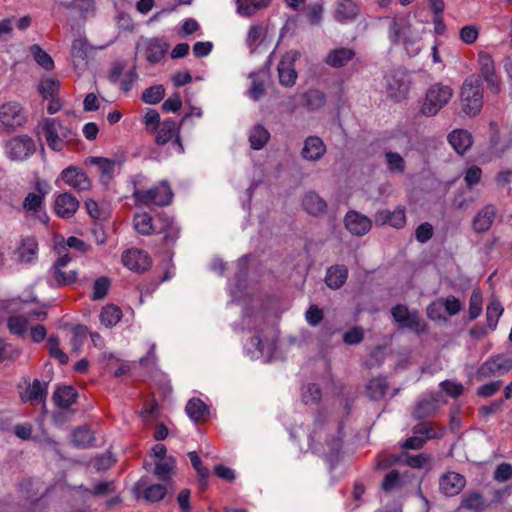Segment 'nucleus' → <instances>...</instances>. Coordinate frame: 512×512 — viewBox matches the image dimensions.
<instances>
[{"mask_svg":"<svg viewBox=\"0 0 512 512\" xmlns=\"http://www.w3.org/2000/svg\"><path fill=\"white\" fill-rule=\"evenodd\" d=\"M337 434V436L333 435L329 439L327 429L316 420L314 430L309 435L310 449L313 453L323 456L330 463H333L338 459L342 443L340 430L337 431Z\"/></svg>","mask_w":512,"mask_h":512,"instance_id":"obj_1","label":"nucleus"},{"mask_svg":"<svg viewBox=\"0 0 512 512\" xmlns=\"http://www.w3.org/2000/svg\"><path fill=\"white\" fill-rule=\"evenodd\" d=\"M39 128L49 148L56 152L62 151L66 143L75 135L73 129L58 118L44 119Z\"/></svg>","mask_w":512,"mask_h":512,"instance_id":"obj_2","label":"nucleus"},{"mask_svg":"<svg viewBox=\"0 0 512 512\" xmlns=\"http://www.w3.org/2000/svg\"><path fill=\"white\" fill-rule=\"evenodd\" d=\"M452 95L450 86L442 83L432 85L426 93L421 113L428 117L436 115L450 101Z\"/></svg>","mask_w":512,"mask_h":512,"instance_id":"obj_3","label":"nucleus"},{"mask_svg":"<svg viewBox=\"0 0 512 512\" xmlns=\"http://www.w3.org/2000/svg\"><path fill=\"white\" fill-rule=\"evenodd\" d=\"M134 196L143 205L164 206L171 202L173 194L168 183L163 181L151 189L136 190Z\"/></svg>","mask_w":512,"mask_h":512,"instance_id":"obj_4","label":"nucleus"},{"mask_svg":"<svg viewBox=\"0 0 512 512\" xmlns=\"http://www.w3.org/2000/svg\"><path fill=\"white\" fill-rule=\"evenodd\" d=\"M483 95L478 84L472 80H466L461 89V101L464 112L467 115H476L482 108Z\"/></svg>","mask_w":512,"mask_h":512,"instance_id":"obj_5","label":"nucleus"},{"mask_svg":"<svg viewBox=\"0 0 512 512\" xmlns=\"http://www.w3.org/2000/svg\"><path fill=\"white\" fill-rule=\"evenodd\" d=\"M7 156L14 161H23L36 150L33 139L27 135H20L9 139L5 143Z\"/></svg>","mask_w":512,"mask_h":512,"instance_id":"obj_6","label":"nucleus"},{"mask_svg":"<svg viewBox=\"0 0 512 512\" xmlns=\"http://www.w3.org/2000/svg\"><path fill=\"white\" fill-rule=\"evenodd\" d=\"M47 312L44 309H34L24 311L22 314L12 315L8 319L9 331L17 336L26 334L29 324L32 321H44Z\"/></svg>","mask_w":512,"mask_h":512,"instance_id":"obj_7","label":"nucleus"},{"mask_svg":"<svg viewBox=\"0 0 512 512\" xmlns=\"http://www.w3.org/2000/svg\"><path fill=\"white\" fill-rule=\"evenodd\" d=\"M300 53L296 50L286 52L277 67L279 83L287 88L293 87L297 80L295 61L299 59Z\"/></svg>","mask_w":512,"mask_h":512,"instance_id":"obj_8","label":"nucleus"},{"mask_svg":"<svg viewBox=\"0 0 512 512\" xmlns=\"http://www.w3.org/2000/svg\"><path fill=\"white\" fill-rule=\"evenodd\" d=\"M512 368V359L498 354L486 360L477 370V378L479 380L489 378L491 376H501L506 374Z\"/></svg>","mask_w":512,"mask_h":512,"instance_id":"obj_9","label":"nucleus"},{"mask_svg":"<svg viewBox=\"0 0 512 512\" xmlns=\"http://www.w3.org/2000/svg\"><path fill=\"white\" fill-rule=\"evenodd\" d=\"M391 313L395 322L402 328L412 329L416 333L425 330V323L421 320L418 311L409 310L407 306L399 304L392 309Z\"/></svg>","mask_w":512,"mask_h":512,"instance_id":"obj_10","label":"nucleus"},{"mask_svg":"<svg viewBox=\"0 0 512 512\" xmlns=\"http://www.w3.org/2000/svg\"><path fill=\"white\" fill-rule=\"evenodd\" d=\"M94 48L89 44L85 37H78L72 41L71 58L75 72L80 75L83 73L89 62V54Z\"/></svg>","mask_w":512,"mask_h":512,"instance_id":"obj_11","label":"nucleus"},{"mask_svg":"<svg viewBox=\"0 0 512 512\" xmlns=\"http://www.w3.org/2000/svg\"><path fill=\"white\" fill-rule=\"evenodd\" d=\"M388 37L393 43H402L406 49L413 46L419 39L418 35L413 33L411 26L404 20L393 19L389 26Z\"/></svg>","mask_w":512,"mask_h":512,"instance_id":"obj_12","label":"nucleus"},{"mask_svg":"<svg viewBox=\"0 0 512 512\" xmlns=\"http://www.w3.org/2000/svg\"><path fill=\"white\" fill-rule=\"evenodd\" d=\"M25 120V114L19 103L7 102L0 106V122L4 127L10 129L20 127Z\"/></svg>","mask_w":512,"mask_h":512,"instance_id":"obj_13","label":"nucleus"},{"mask_svg":"<svg viewBox=\"0 0 512 512\" xmlns=\"http://www.w3.org/2000/svg\"><path fill=\"white\" fill-rule=\"evenodd\" d=\"M479 71L487 83L488 88L493 93H498L500 90V79L495 73L494 61L486 52L478 54Z\"/></svg>","mask_w":512,"mask_h":512,"instance_id":"obj_14","label":"nucleus"},{"mask_svg":"<svg viewBox=\"0 0 512 512\" xmlns=\"http://www.w3.org/2000/svg\"><path fill=\"white\" fill-rule=\"evenodd\" d=\"M122 263L129 270L143 272L150 268L151 259L149 255L139 249H129L122 254Z\"/></svg>","mask_w":512,"mask_h":512,"instance_id":"obj_15","label":"nucleus"},{"mask_svg":"<svg viewBox=\"0 0 512 512\" xmlns=\"http://www.w3.org/2000/svg\"><path fill=\"white\" fill-rule=\"evenodd\" d=\"M60 176L65 184L77 191H86L91 186V182L86 173L75 166L67 167L61 172Z\"/></svg>","mask_w":512,"mask_h":512,"instance_id":"obj_16","label":"nucleus"},{"mask_svg":"<svg viewBox=\"0 0 512 512\" xmlns=\"http://www.w3.org/2000/svg\"><path fill=\"white\" fill-rule=\"evenodd\" d=\"M344 221L347 230L356 236H363L367 234L372 227L370 218L357 211H349L346 214Z\"/></svg>","mask_w":512,"mask_h":512,"instance_id":"obj_17","label":"nucleus"},{"mask_svg":"<svg viewBox=\"0 0 512 512\" xmlns=\"http://www.w3.org/2000/svg\"><path fill=\"white\" fill-rule=\"evenodd\" d=\"M78 207V199L68 192L57 195L54 201V211L63 219H69L74 216Z\"/></svg>","mask_w":512,"mask_h":512,"instance_id":"obj_18","label":"nucleus"},{"mask_svg":"<svg viewBox=\"0 0 512 512\" xmlns=\"http://www.w3.org/2000/svg\"><path fill=\"white\" fill-rule=\"evenodd\" d=\"M375 223L377 225H390L394 228L400 229L406 223L405 208L398 206L395 210L388 209L379 210L375 213Z\"/></svg>","mask_w":512,"mask_h":512,"instance_id":"obj_19","label":"nucleus"},{"mask_svg":"<svg viewBox=\"0 0 512 512\" xmlns=\"http://www.w3.org/2000/svg\"><path fill=\"white\" fill-rule=\"evenodd\" d=\"M147 61L150 64L158 63L166 54L168 43L161 38L145 39L142 43Z\"/></svg>","mask_w":512,"mask_h":512,"instance_id":"obj_20","label":"nucleus"},{"mask_svg":"<svg viewBox=\"0 0 512 512\" xmlns=\"http://www.w3.org/2000/svg\"><path fill=\"white\" fill-rule=\"evenodd\" d=\"M496 207L487 204L481 208L472 220V228L476 233H483L490 229L496 216Z\"/></svg>","mask_w":512,"mask_h":512,"instance_id":"obj_21","label":"nucleus"},{"mask_svg":"<svg viewBox=\"0 0 512 512\" xmlns=\"http://www.w3.org/2000/svg\"><path fill=\"white\" fill-rule=\"evenodd\" d=\"M464 486V477L456 472H448L442 475L439 480L440 490L446 496H455L459 494Z\"/></svg>","mask_w":512,"mask_h":512,"instance_id":"obj_22","label":"nucleus"},{"mask_svg":"<svg viewBox=\"0 0 512 512\" xmlns=\"http://www.w3.org/2000/svg\"><path fill=\"white\" fill-rule=\"evenodd\" d=\"M326 152V146L321 138L317 136H309L305 139L301 156L307 161H318Z\"/></svg>","mask_w":512,"mask_h":512,"instance_id":"obj_23","label":"nucleus"},{"mask_svg":"<svg viewBox=\"0 0 512 512\" xmlns=\"http://www.w3.org/2000/svg\"><path fill=\"white\" fill-rule=\"evenodd\" d=\"M158 127H159V130H158V133L156 136L157 144H160V145L166 144L172 138L175 137L174 142L177 145L179 152H182L183 146L179 139V135H178L179 127L177 126L176 122L171 119H167V120H164Z\"/></svg>","mask_w":512,"mask_h":512,"instance_id":"obj_24","label":"nucleus"},{"mask_svg":"<svg viewBox=\"0 0 512 512\" xmlns=\"http://www.w3.org/2000/svg\"><path fill=\"white\" fill-rule=\"evenodd\" d=\"M443 402L444 401L440 393H435L429 398H423L416 404L413 415L418 419L429 417L438 410Z\"/></svg>","mask_w":512,"mask_h":512,"instance_id":"obj_25","label":"nucleus"},{"mask_svg":"<svg viewBox=\"0 0 512 512\" xmlns=\"http://www.w3.org/2000/svg\"><path fill=\"white\" fill-rule=\"evenodd\" d=\"M135 489L141 491L142 497L151 503L162 500L167 493V487L164 484L146 485V481L143 479L137 482Z\"/></svg>","mask_w":512,"mask_h":512,"instance_id":"obj_26","label":"nucleus"},{"mask_svg":"<svg viewBox=\"0 0 512 512\" xmlns=\"http://www.w3.org/2000/svg\"><path fill=\"white\" fill-rule=\"evenodd\" d=\"M358 5L353 0H340L334 9V18L337 22L351 21L358 15Z\"/></svg>","mask_w":512,"mask_h":512,"instance_id":"obj_27","label":"nucleus"},{"mask_svg":"<svg viewBox=\"0 0 512 512\" xmlns=\"http://www.w3.org/2000/svg\"><path fill=\"white\" fill-rule=\"evenodd\" d=\"M355 56L353 49L340 47L331 50L325 58V63L334 68H340L350 62Z\"/></svg>","mask_w":512,"mask_h":512,"instance_id":"obj_28","label":"nucleus"},{"mask_svg":"<svg viewBox=\"0 0 512 512\" xmlns=\"http://www.w3.org/2000/svg\"><path fill=\"white\" fill-rule=\"evenodd\" d=\"M387 93L389 97L395 101H400L405 98L409 90V84L404 78L397 75L388 76L386 78Z\"/></svg>","mask_w":512,"mask_h":512,"instance_id":"obj_29","label":"nucleus"},{"mask_svg":"<svg viewBox=\"0 0 512 512\" xmlns=\"http://www.w3.org/2000/svg\"><path fill=\"white\" fill-rule=\"evenodd\" d=\"M448 142L459 154H463L465 151H467L473 143L472 135L464 129L453 130L448 135Z\"/></svg>","mask_w":512,"mask_h":512,"instance_id":"obj_30","label":"nucleus"},{"mask_svg":"<svg viewBox=\"0 0 512 512\" xmlns=\"http://www.w3.org/2000/svg\"><path fill=\"white\" fill-rule=\"evenodd\" d=\"M302 206L307 213L315 216L324 213L327 208L325 200L314 191L305 193L302 199Z\"/></svg>","mask_w":512,"mask_h":512,"instance_id":"obj_31","label":"nucleus"},{"mask_svg":"<svg viewBox=\"0 0 512 512\" xmlns=\"http://www.w3.org/2000/svg\"><path fill=\"white\" fill-rule=\"evenodd\" d=\"M38 243L34 237H27L22 240L18 248V259L21 263L29 264L36 260Z\"/></svg>","mask_w":512,"mask_h":512,"instance_id":"obj_32","label":"nucleus"},{"mask_svg":"<svg viewBox=\"0 0 512 512\" xmlns=\"http://www.w3.org/2000/svg\"><path fill=\"white\" fill-rule=\"evenodd\" d=\"M272 349V343L263 341L260 335L252 336L249 343L245 345V351L252 359H258L265 353L269 354Z\"/></svg>","mask_w":512,"mask_h":512,"instance_id":"obj_33","label":"nucleus"},{"mask_svg":"<svg viewBox=\"0 0 512 512\" xmlns=\"http://www.w3.org/2000/svg\"><path fill=\"white\" fill-rule=\"evenodd\" d=\"M47 393V384L35 379L31 385L22 394L23 401L31 403H41L45 400Z\"/></svg>","mask_w":512,"mask_h":512,"instance_id":"obj_34","label":"nucleus"},{"mask_svg":"<svg viewBox=\"0 0 512 512\" xmlns=\"http://www.w3.org/2000/svg\"><path fill=\"white\" fill-rule=\"evenodd\" d=\"M185 410L189 418L194 422L204 421L209 415L207 405L199 398L190 399Z\"/></svg>","mask_w":512,"mask_h":512,"instance_id":"obj_35","label":"nucleus"},{"mask_svg":"<svg viewBox=\"0 0 512 512\" xmlns=\"http://www.w3.org/2000/svg\"><path fill=\"white\" fill-rule=\"evenodd\" d=\"M348 269L344 265H335L328 269L325 277L326 284L333 289L340 288L346 281Z\"/></svg>","mask_w":512,"mask_h":512,"instance_id":"obj_36","label":"nucleus"},{"mask_svg":"<svg viewBox=\"0 0 512 512\" xmlns=\"http://www.w3.org/2000/svg\"><path fill=\"white\" fill-rule=\"evenodd\" d=\"M77 393L71 386L57 388L53 394V400L60 408H69L76 400Z\"/></svg>","mask_w":512,"mask_h":512,"instance_id":"obj_37","label":"nucleus"},{"mask_svg":"<svg viewBox=\"0 0 512 512\" xmlns=\"http://www.w3.org/2000/svg\"><path fill=\"white\" fill-rule=\"evenodd\" d=\"M121 318V309L113 304L104 306L99 315L101 324L107 328L115 326L121 320Z\"/></svg>","mask_w":512,"mask_h":512,"instance_id":"obj_38","label":"nucleus"},{"mask_svg":"<svg viewBox=\"0 0 512 512\" xmlns=\"http://www.w3.org/2000/svg\"><path fill=\"white\" fill-rule=\"evenodd\" d=\"M269 139L270 133L262 125H255L249 132V142L254 150L264 148Z\"/></svg>","mask_w":512,"mask_h":512,"instance_id":"obj_39","label":"nucleus"},{"mask_svg":"<svg viewBox=\"0 0 512 512\" xmlns=\"http://www.w3.org/2000/svg\"><path fill=\"white\" fill-rule=\"evenodd\" d=\"M268 0H237L236 11L243 17H250L258 10L266 7Z\"/></svg>","mask_w":512,"mask_h":512,"instance_id":"obj_40","label":"nucleus"},{"mask_svg":"<svg viewBox=\"0 0 512 512\" xmlns=\"http://www.w3.org/2000/svg\"><path fill=\"white\" fill-rule=\"evenodd\" d=\"M90 163L99 168L102 182H108L112 179L116 164L114 160L105 157H92Z\"/></svg>","mask_w":512,"mask_h":512,"instance_id":"obj_41","label":"nucleus"},{"mask_svg":"<svg viewBox=\"0 0 512 512\" xmlns=\"http://www.w3.org/2000/svg\"><path fill=\"white\" fill-rule=\"evenodd\" d=\"M303 99L305 101V106L312 111L319 110L326 103L325 94L317 89H310L305 92Z\"/></svg>","mask_w":512,"mask_h":512,"instance_id":"obj_42","label":"nucleus"},{"mask_svg":"<svg viewBox=\"0 0 512 512\" xmlns=\"http://www.w3.org/2000/svg\"><path fill=\"white\" fill-rule=\"evenodd\" d=\"M413 433L425 438V442L430 439L441 438L443 429H435L430 422H420L413 427Z\"/></svg>","mask_w":512,"mask_h":512,"instance_id":"obj_43","label":"nucleus"},{"mask_svg":"<svg viewBox=\"0 0 512 512\" xmlns=\"http://www.w3.org/2000/svg\"><path fill=\"white\" fill-rule=\"evenodd\" d=\"M387 389V381L383 377H376L371 379L367 386L366 392L369 398L378 400L382 398Z\"/></svg>","mask_w":512,"mask_h":512,"instance_id":"obj_44","label":"nucleus"},{"mask_svg":"<svg viewBox=\"0 0 512 512\" xmlns=\"http://www.w3.org/2000/svg\"><path fill=\"white\" fill-rule=\"evenodd\" d=\"M135 230L142 235H150L154 231L152 217L146 213H137L133 220Z\"/></svg>","mask_w":512,"mask_h":512,"instance_id":"obj_45","label":"nucleus"},{"mask_svg":"<svg viewBox=\"0 0 512 512\" xmlns=\"http://www.w3.org/2000/svg\"><path fill=\"white\" fill-rule=\"evenodd\" d=\"M31 55L39 66L50 71L54 68V61L51 56L44 51L39 45H32L29 48Z\"/></svg>","mask_w":512,"mask_h":512,"instance_id":"obj_46","label":"nucleus"},{"mask_svg":"<svg viewBox=\"0 0 512 512\" xmlns=\"http://www.w3.org/2000/svg\"><path fill=\"white\" fill-rule=\"evenodd\" d=\"M504 309L501 303L496 299H491L486 309L487 325L491 330L497 326L498 320L502 315Z\"/></svg>","mask_w":512,"mask_h":512,"instance_id":"obj_47","label":"nucleus"},{"mask_svg":"<svg viewBox=\"0 0 512 512\" xmlns=\"http://www.w3.org/2000/svg\"><path fill=\"white\" fill-rule=\"evenodd\" d=\"M175 468V459L171 456L158 460L155 463V474L163 481L170 478Z\"/></svg>","mask_w":512,"mask_h":512,"instance_id":"obj_48","label":"nucleus"},{"mask_svg":"<svg viewBox=\"0 0 512 512\" xmlns=\"http://www.w3.org/2000/svg\"><path fill=\"white\" fill-rule=\"evenodd\" d=\"M165 95V88L163 85H154L146 88L142 92V100L144 103L155 105L158 104Z\"/></svg>","mask_w":512,"mask_h":512,"instance_id":"obj_49","label":"nucleus"},{"mask_svg":"<svg viewBox=\"0 0 512 512\" xmlns=\"http://www.w3.org/2000/svg\"><path fill=\"white\" fill-rule=\"evenodd\" d=\"M94 440L92 431L87 427H79L72 434V442L77 447L85 448L92 444Z\"/></svg>","mask_w":512,"mask_h":512,"instance_id":"obj_50","label":"nucleus"},{"mask_svg":"<svg viewBox=\"0 0 512 512\" xmlns=\"http://www.w3.org/2000/svg\"><path fill=\"white\" fill-rule=\"evenodd\" d=\"M59 85V81L55 78H43L39 84V92L44 98H53V96L57 93L59 89Z\"/></svg>","mask_w":512,"mask_h":512,"instance_id":"obj_51","label":"nucleus"},{"mask_svg":"<svg viewBox=\"0 0 512 512\" xmlns=\"http://www.w3.org/2000/svg\"><path fill=\"white\" fill-rule=\"evenodd\" d=\"M388 169L393 173H403L405 170V161L402 156L396 152L385 153Z\"/></svg>","mask_w":512,"mask_h":512,"instance_id":"obj_52","label":"nucleus"},{"mask_svg":"<svg viewBox=\"0 0 512 512\" xmlns=\"http://www.w3.org/2000/svg\"><path fill=\"white\" fill-rule=\"evenodd\" d=\"M44 196L38 193H29L23 201V209L26 212L37 213L43 204Z\"/></svg>","mask_w":512,"mask_h":512,"instance_id":"obj_53","label":"nucleus"},{"mask_svg":"<svg viewBox=\"0 0 512 512\" xmlns=\"http://www.w3.org/2000/svg\"><path fill=\"white\" fill-rule=\"evenodd\" d=\"M87 334L88 331L85 326L78 325L72 329L71 346L74 352L80 351L87 338Z\"/></svg>","mask_w":512,"mask_h":512,"instance_id":"obj_54","label":"nucleus"},{"mask_svg":"<svg viewBox=\"0 0 512 512\" xmlns=\"http://www.w3.org/2000/svg\"><path fill=\"white\" fill-rule=\"evenodd\" d=\"M110 280L107 277H99L94 281L91 298L93 300L103 299L109 290Z\"/></svg>","mask_w":512,"mask_h":512,"instance_id":"obj_55","label":"nucleus"},{"mask_svg":"<svg viewBox=\"0 0 512 512\" xmlns=\"http://www.w3.org/2000/svg\"><path fill=\"white\" fill-rule=\"evenodd\" d=\"M249 78L252 80V83L248 91V95L251 99L257 101L265 93L264 82L259 79L258 74L256 73H251Z\"/></svg>","mask_w":512,"mask_h":512,"instance_id":"obj_56","label":"nucleus"},{"mask_svg":"<svg viewBox=\"0 0 512 512\" xmlns=\"http://www.w3.org/2000/svg\"><path fill=\"white\" fill-rule=\"evenodd\" d=\"M482 311V294L479 290H473L469 301V318L476 319Z\"/></svg>","mask_w":512,"mask_h":512,"instance_id":"obj_57","label":"nucleus"},{"mask_svg":"<svg viewBox=\"0 0 512 512\" xmlns=\"http://www.w3.org/2000/svg\"><path fill=\"white\" fill-rule=\"evenodd\" d=\"M148 351L147 354L139 359V365L143 368L153 370L157 364V356L155 353L156 344L153 342H148Z\"/></svg>","mask_w":512,"mask_h":512,"instance_id":"obj_58","label":"nucleus"},{"mask_svg":"<svg viewBox=\"0 0 512 512\" xmlns=\"http://www.w3.org/2000/svg\"><path fill=\"white\" fill-rule=\"evenodd\" d=\"M459 36L465 44H473L479 36V29L476 25H465L460 29Z\"/></svg>","mask_w":512,"mask_h":512,"instance_id":"obj_59","label":"nucleus"},{"mask_svg":"<svg viewBox=\"0 0 512 512\" xmlns=\"http://www.w3.org/2000/svg\"><path fill=\"white\" fill-rule=\"evenodd\" d=\"M321 398V391L318 385L309 384L302 393V401L307 404L317 403Z\"/></svg>","mask_w":512,"mask_h":512,"instance_id":"obj_60","label":"nucleus"},{"mask_svg":"<svg viewBox=\"0 0 512 512\" xmlns=\"http://www.w3.org/2000/svg\"><path fill=\"white\" fill-rule=\"evenodd\" d=\"M438 300L441 302L442 308H444L445 311L451 316L456 315L462 309L461 302L455 296L450 295L445 299Z\"/></svg>","mask_w":512,"mask_h":512,"instance_id":"obj_61","label":"nucleus"},{"mask_svg":"<svg viewBox=\"0 0 512 512\" xmlns=\"http://www.w3.org/2000/svg\"><path fill=\"white\" fill-rule=\"evenodd\" d=\"M400 475L396 470L390 471L382 482V489L384 491H391L400 486Z\"/></svg>","mask_w":512,"mask_h":512,"instance_id":"obj_62","label":"nucleus"},{"mask_svg":"<svg viewBox=\"0 0 512 512\" xmlns=\"http://www.w3.org/2000/svg\"><path fill=\"white\" fill-rule=\"evenodd\" d=\"M115 462L114 457L111 453H106L96 457L93 461V467L97 471H105L109 469Z\"/></svg>","mask_w":512,"mask_h":512,"instance_id":"obj_63","label":"nucleus"},{"mask_svg":"<svg viewBox=\"0 0 512 512\" xmlns=\"http://www.w3.org/2000/svg\"><path fill=\"white\" fill-rule=\"evenodd\" d=\"M512 477V465L501 463L494 472V479L498 482H505Z\"/></svg>","mask_w":512,"mask_h":512,"instance_id":"obj_64","label":"nucleus"}]
</instances>
